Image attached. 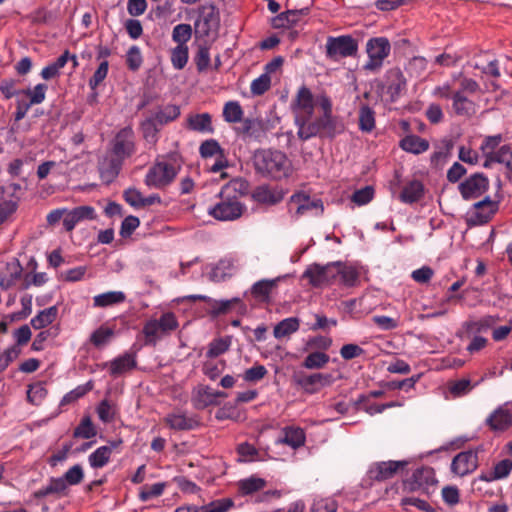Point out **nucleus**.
<instances>
[{"label":"nucleus","instance_id":"1","mask_svg":"<svg viewBox=\"0 0 512 512\" xmlns=\"http://www.w3.org/2000/svg\"><path fill=\"white\" fill-rule=\"evenodd\" d=\"M317 104L322 109L323 114L313 120L305 129L297 131L298 137L303 141L309 140L322 132L332 138L344 130L343 125L333 116L332 101L326 94L322 93L317 96Z\"/></svg>","mask_w":512,"mask_h":512},{"label":"nucleus","instance_id":"2","mask_svg":"<svg viewBox=\"0 0 512 512\" xmlns=\"http://www.w3.org/2000/svg\"><path fill=\"white\" fill-rule=\"evenodd\" d=\"M255 169L274 179L288 177L291 172V162L287 156L278 150L263 149L254 155Z\"/></svg>","mask_w":512,"mask_h":512},{"label":"nucleus","instance_id":"3","mask_svg":"<svg viewBox=\"0 0 512 512\" xmlns=\"http://www.w3.org/2000/svg\"><path fill=\"white\" fill-rule=\"evenodd\" d=\"M219 202L209 207L208 214L219 221H233L240 218L245 206L240 201L234 184L225 185L219 193Z\"/></svg>","mask_w":512,"mask_h":512},{"label":"nucleus","instance_id":"4","mask_svg":"<svg viewBox=\"0 0 512 512\" xmlns=\"http://www.w3.org/2000/svg\"><path fill=\"white\" fill-rule=\"evenodd\" d=\"M181 168V157L170 153L162 161L156 162L145 176V184L150 188L162 189L170 185Z\"/></svg>","mask_w":512,"mask_h":512},{"label":"nucleus","instance_id":"5","mask_svg":"<svg viewBox=\"0 0 512 512\" xmlns=\"http://www.w3.org/2000/svg\"><path fill=\"white\" fill-rule=\"evenodd\" d=\"M315 103L317 98H314L311 90L305 85L299 87L291 102V110L298 131L305 129L313 121Z\"/></svg>","mask_w":512,"mask_h":512},{"label":"nucleus","instance_id":"6","mask_svg":"<svg viewBox=\"0 0 512 512\" xmlns=\"http://www.w3.org/2000/svg\"><path fill=\"white\" fill-rule=\"evenodd\" d=\"M391 44L386 37H373L366 43L367 62L363 68L369 72H378L385 59L390 55Z\"/></svg>","mask_w":512,"mask_h":512},{"label":"nucleus","instance_id":"7","mask_svg":"<svg viewBox=\"0 0 512 512\" xmlns=\"http://www.w3.org/2000/svg\"><path fill=\"white\" fill-rule=\"evenodd\" d=\"M179 326L174 313L165 312L159 319H150L143 326V334L147 343L156 344L160 334L167 335L175 331Z\"/></svg>","mask_w":512,"mask_h":512},{"label":"nucleus","instance_id":"8","mask_svg":"<svg viewBox=\"0 0 512 512\" xmlns=\"http://www.w3.org/2000/svg\"><path fill=\"white\" fill-rule=\"evenodd\" d=\"M358 51V44L349 35L328 37L326 41L327 58L337 61L341 58L354 56Z\"/></svg>","mask_w":512,"mask_h":512},{"label":"nucleus","instance_id":"9","mask_svg":"<svg viewBox=\"0 0 512 512\" xmlns=\"http://www.w3.org/2000/svg\"><path fill=\"white\" fill-rule=\"evenodd\" d=\"M303 278L308 279L309 283L314 287L333 284L337 278L335 262L326 265L312 264L304 271Z\"/></svg>","mask_w":512,"mask_h":512},{"label":"nucleus","instance_id":"10","mask_svg":"<svg viewBox=\"0 0 512 512\" xmlns=\"http://www.w3.org/2000/svg\"><path fill=\"white\" fill-rule=\"evenodd\" d=\"M498 204L487 196L482 201L475 203L466 216L469 226H480L486 224L496 213Z\"/></svg>","mask_w":512,"mask_h":512},{"label":"nucleus","instance_id":"11","mask_svg":"<svg viewBox=\"0 0 512 512\" xmlns=\"http://www.w3.org/2000/svg\"><path fill=\"white\" fill-rule=\"evenodd\" d=\"M112 151L117 160L121 162L135 153V135L131 127H124L116 134Z\"/></svg>","mask_w":512,"mask_h":512},{"label":"nucleus","instance_id":"12","mask_svg":"<svg viewBox=\"0 0 512 512\" xmlns=\"http://www.w3.org/2000/svg\"><path fill=\"white\" fill-rule=\"evenodd\" d=\"M200 15L195 22V32L200 37L215 33L219 26V15L214 5H204L199 9Z\"/></svg>","mask_w":512,"mask_h":512},{"label":"nucleus","instance_id":"13","mask_svg":"<svg viewBox=\"0 0 512 512\" xmlns=\"http://www.w3.org/2000/svg\"><path fill=\"white\" fill-rule=\"evenodd\" d=\"M489 188L488 178L482 173H475L460 183L459 191L463 199L471 200L480 197Z\"/></svg>","mask_w":512,"mask_h":512},{"label":"nucleus","instance_id":"14","mask_svg":"<svg viewBox=\"0 0 512 512\" xmlns=\"http://www.w3.org/2000/svg\"><path fill=\"white\" fill-rule=\"evenodd\" d=\"M478 467V453L467 450L458 453L452 460L451 471L457 476L463 477L474 472Z\"/></svg>","mask_w":512,"mask_h":512},{"label":"nucleus","instance_id":"15","mask_svg":"<svg viewBox=\"0 0 512 512\" xmlns=\"http://www.w3.org/2000/svg\"><path fill=\"white\" fill-rule=\"evenodd\" d=\"M290 203L296 205V215L302 216L314 211L316 216L322 215L324 211L321 199H311L304 192H297L290 197Z\"/></svg>","mask_w":512,"mask_h":512},{"label":"nucleus","instance_id":"16","mask_svg":"<svg viewBox=\"0 0 512 512\" xmlns=\"http://www.w3.org/2000/svg\"><path fill=\"white\" fill-rule=\"evenodd\" d=\"M97 214L95 208L89 205L67 209L66 217L63 219V226L67 232H71L81 222L86 220H95Z\"/></svg>","mask_w":512,"mask_h":512},{"label":"nucleus","instance_id":"17","mask_svg":"<svg viewBox=\"0 0 512 512\" xmlns=\"http://www.w3.org/2000/svg\"><path fill=\"white\" fill-rule=\"evenodd\" d=\"M408 464L407 461H383L370 467L369 477L376 481H384L392 478L400 469Z\"/></svg>","mask_w":512,"mask_h":512},{"label":"nucleus","instance_id":"18","mask_svg":"<svg viewBox=\"0 0 512 512\" xmlns=\"http://www.w3.org/2000/svg\"><path fill=\"white\" fill-rule=\"evenodd\" d=\"M122 445V439L112 440L108 445L98 447L88 457L89 465L94 469H99L108 464L112 452Z\"/></svg>","mask_w":512,"mask_h":512},{"label":"nucleus","instance_id":"19","mask_svg":"<svg viewBox=\"0 0 512 512\" xmlns=\"http://www.w3.org/2000/svg\"><path fill=\"white\" fill-rule=\"evenodd\" d=\"M235 132L243 138L261 141L265 135L264 123L257 118L242 119L241 125L235 128Z\"/></svg>","mask_w":512,"mask_h":512},{"label":"nucleus","instance_id":"20","mask_svg":"<svg viewBox=\"0 0 512 512\" xmlns=\"http://www.w3.org/2000/svg\"><path fill=\"white\" fill-rule=\"evenodd\" d=\"M335 378L330 373H314L299 379L298 384L308 393H316L321 388L330 386Z\"/></svg>","mask_w":512,"mask_h":512},{"label":"nucleus","instance_id":"21","mask_svg":"<svg viewBox=\"0 0 512 512\" xmlns=\"http://www.w3.org/2000/svg\"><path fill=\"white\" fill-rule=\"evenodd\" d=\"M137 365L135 353L125 352L122 355L114 358L113 360L106 362L104 367L109 368V373L113 377L122 375L128 371L134 369Z\"/></svg>","mask_w":512,"mask_h":512},{"label":"nucleus","instance_id":"22","mask_svg":"<svg viewBox=\"0 0 512 512\" xmlns=\"http://www.w3.org/2000/svg\"><path fill=\"white\" fill-rule=\"evenodd\" d=\"M285 194L286 192L280 187L261 185L254 190L253 198L258 203L275 205L284 199Z\"/></svg>","mask_w":512,"mask_h":512},{"label":"nucleus","instance_id":"23","mask_svg":"<svg viewBox=\"0 0 512 512\" xmlns=\"http://www.w3.org/2000/svg\"><path fill=\"white\" fill-rule=\"evenodd\" d=\"M185 127L190 131L201 134L214 133L212 117L207 112L189 114L186 118Z\"/></svg>","mask_w":512,"mask_h":512},{"label":"nucleus","instance_id":"24","mask_svg":"<svg viewBox=\"0 0 512 512\" xmlns=\"http://www.w3.org/2000/svg\"><path fill=\"white\" fill-rule=\"evenodd\" d=\"M436 483L435 474L430 467H420L416 469L409 480L406 481V486L410 490L424 489Z\"/></svg>","mask_w":512,"mask_h":512},{"label":"nucleus","instance_id":"25","mask_svg":"<svg viewBox=\"0 0 512 512\" xmlns=\"http://www.w3.org/2000/svg\"><path fill=\"white\" fill-rule=\"evenodd\" d=\"M164 422L173 430H192L198 426V421L194 417H189L182 412L167 414Z\"/></svg>","mask_w":512,"mask_h":512},{"label":"nucleus","instance_id":"26","mask_svg":"<svg viewBox=\"0 0 512 512\" xmlns=\"http://www.w3.org/2000/svg\"><path fill=\"white\" fill-rule=\"evenodd\" d=\"M452 109L457 116L470 118L476 113V104L457 91L452 95Z\"/></svg>","mask_w":512,"mask_h":512},{"label":"nucleus","instance_id":"27","mask_svg":"<svg viewBox=\"0 0 512 512\" xmlns=\"http://www.w3.org/2000/svg\"><path fill=\"white\" fill-rule=\"evenodd\" d=\"M22 267L17 260L11 261L0 271V287L9 289L20 278Z\"/></svg>","mask_w":512,"mask_h":512},{"label":"nucleus","instance_id":"28","mask_svg":"<svg viewBox=\"0 0 512 512\" xmlns=\"http://www.w3.org/2000/svg\"><path fill=\"white\" fill-rule=\"evenodd\" d=\"M487 423L493 430H506L512 425V413L500 406L488 417Z\"/></svg>","mask_w":512,"mask_h":512},{"label":"nucleus","instance_id":"29","mask_svg":"<svg viewBox=\"0 0 512 512\" xmlns=\"http://www.w3.org/2000/svg\"><path fill=\"white\" fill-rule=\"evenodd\" d=\"M399 146L405 152L415 155L426 152L429 149V142L417 135H407L401 139Z\"/></svg>","mask_w":512,"mask_h":512},{"label":"nucleus","instance_id":"30","mask_svg":"<svg viewBox=\"0 0 512 512\" xmlns=\"http://www.w3.org/2000/svg\"><path fill=\"white\" fill-rule=\"evenodd\" d=\"M284 437L278 440V443H283L293 449L302 447L305 444L306 436L302 428L299 427H285L283 429Z\"/></svg>","mask_w":512,"mask_h":512},{"label":"nucleus","instance_id":"31","mask_svg":"<svg viewBox=\"0 0 512 512\" xmlns=\"http://www.w3.org/2000/svg\"><path fill=\"white\" fill-rule=\"evenodd\" d=\"M180 115V107L173 104H168L164 107H161L156 112H154L151 116H149L155 123L159 126H164L175 119H177Z\"/></svg>","mask_w":512,"mask_h":512},{"label":"nucleus","instance_id":"32","mask_svg":"<svg viewBox=\"0 0 512 512\" xmlns=\"http://www.w3.org/2000/svg\"><path fill=\"white\" fill-rule=\"evenodd\" d=\"M423 193V184L418 180H413L404 186L399 198L403 203L412 204L417 202L423 196Z\"/></svg>","mask_w":512,"mask_h":512},{"label":"nucleus","instance_id":"33","mask_svg":"<svg viewBox=\"0 0 512 512\" xmlns=\"http://www.w3.org/2000/svg\"><path fill=\"white\" fill-rule=\"evenodd\" d=\"M126 300V295L122 291H108L98 294L93 297V306L105 308L115 304L123 303Z\"/></svg>","mask_w":512,"mask_h":512},{"label":"nucleus","instance_id":"34","mask_svg":"<svg viewBox=\"0 0 512 512\" xmlns=\"http://www.w3.org/2000/svg\"><path fill=\"white\" fill-rule=\"evenodd\" d=\"M57 316V306H51L39 311L38 314L31 319L30 324L36 330L43 329L52 324L56 320Z\"/></svg>","mask_w":512,"mask_h":512},{"label":"nucleus","instance_id":"35","mask_svg":"<svg viewBox=\"0 0 512 512\" xmlns=\"http://www.w3.org/2000/svg\"><path fill=\"white\" fill-rule=\"evenodd\" d=\"M266 485V481L263 478L250 476L245 479L238 481V491L242 496L252 495L262 490Z\"/></svg>","mask_w":512,"mask_h":512},{"label":"nucleus","instance_id":"36","mask_svg":"<svg viewBox=\"0 0 512 512\" xmlns=\"http://www.w3.org/2000/svg\"><path fill=\"white\" fill-rule=\"evenodd\" d=\"M161 126L154 122L150 117H147L140 124L142 136L146 141L147 145L154 147L159 140V131Z\"/></svg>","mask_w":512,"mask_h":512},{"label":"nucleus","instance_id":"37","mask_svg":"<svg viewBox=\"0 0 512 512\" xmlns=\"http://www.w3.org/2000/svg\"><path fill=\"white\" fill-rule=\"evenodd\" d=\"M335 269L337 271V277L340 278V283L344 286L352 287L357 283L359 273L356 268L341 262H335Z\"/></svg>","mask_w":512,"mask_h":512},{"label":"nucleus","instance_id":"38","mask_svg":"<svg viewBox=\"0 0 512 512\" xmlns=\"http://www.w3.org/2000/svg\"><path fill=\"white\" fill-rule=\"evenodd\" d=\"M300 320L297 317H289L280 321L273 330L274 337L281 339L298 331Z\"/></svg>","mask_w":512,"mask_h":512},{"label":"nucleus","instance_id":"39","mask_svg":"<svg viewBox=\"0 0 512 512\" xmlns=\"http://www.w3.org/2000/svg\"><path fill=\"white\" fill-rule=\"evenodd\" d=\"M191 401L193 407L197 410L205 409L214 404L212 389L208 386L199 387L193 392Z\"/></svg>","mask_w":512,"mask_h":512},{"label":"nucleus","instance_id":"40","mask_svg":"<svg viewBox=\"0 0 512 512\" xmlns=\"http://www.w3.org/2000/svg\"><path fill=\"white\" fill-rule=\"evenodd\" d=\"M232 345V336L219 337L212 340L206 352L208 358H216L226 353Z\"/></svg>","mask_w":512,"mask_h":512},{"label":"nucleus","instance_id":"41","mask_svg":"<svg viewBox=\"0 0 512 512\" xmlns=\"http://www.w3.org/2000/svg\"><path fill=\"white\" fill-rule=\"evenodd\" d=\"M244 111L238 101H228L224 104L222 116L227 123H238L243 119Z\"/></svg>","mask_w":512,"mask_h":512},{"label":"nucleus","instance_id":"42","mask_svg":"<svg viewBox=\"0 0 512 512\" xmlns=\"http://www.w3.org/2000/svg\"><path fill=\"white\" fill-rule=\"evenodd\" d=\"M330 361V356L322 351H315L309 353L303 363L302 366L306 369H322L324 368Z\"/></svg>","mask_w":512,"mask_h":512},{"label":"nucleus","instance_id":"43","mask_svg":"<svg viewBox=\"0 0 512 512\" xmlns=\"http://www.w3.org/2000/svg\"><path fill=\"white\" fill-rule=\"evenodd\" d=\"M499 320L498 317L486 315L478 320H471L466 323V329L471 333L486 332L491 329Z\"/></svg>","mask_w":512,"mask_h":512},{"label":"nucleus","instance_id":"44","mask_svg":"<svg viewBox=\"0 0 512 512\" xmlns=\"http://www.w3.org/2000/svg\"><path fill=\"white\" fill-rule=\"evenodd\" d=\"M359 129L369 133L375 128V112L368 105H362L359 109Z\"/></svg>","mask_w":512,"mask_h":512},{"label":"nucleus","instance_id":"45","mask_svg":"<svg viewBox=\"0 0 512 512\" xmlns=\"http://www.w3.org/2000/svg\"><path fill=\"white\" fill-rule=\"evenodd\" d=\"M47 395L43 382H36L28 386L27 399L33 405H40Z\"/></svg>","mask_w":512,"mask_h":512},{"label":"nucleus","instance_id":"46","mask_svg":"<svg viewBox=\"0 0 512 512\" xmlns=\"http://www.w3.org/2000/svg\"><path fill=\"white\" fill-rule=\"evenodd\" d=\"M189 58L188 46L177 45L171 51V63L177 70L183 69Z\"/></svg>","mask_w":512,"mask_h":512},{"label":"nucleus","instance_id":"47","mask_svg":"<svg viewBox=\"0 0 512 512\" xmlns=\"http://www.w3.org/2000/svg\"><path fill=\"white\" fill-rule=\"evenodd\" d=\"M96 429L89 416L82 418L80 424L75 428V438L90 439L96 436Z\"/></svg>","mask_w":512,"mask_h":512},{"label":"nucleus","instance_id":"48","mask_svg":"<svg viewBox=\"0 0 512 512\" xmlns=\"http://www.w3.org/2000/svg\"><path fill=\"white\" fill-rule=\"evenodd\" d=\"M192 27L190 24H178L173 28L172 40L178 45L187 46V42L191 39Z\"/></svg>","mask_w":512,"mask_h":512},{"label":"nucleus","instance_id":"49","mask_svg":"<svg viewBox=\"0 0 512 512\" xmlns=\"http://www.w3.org/2000/svg\"><path fill=\"white\" fill-rule=\"evenodd\" d=\"M120 166L121 161L117 159L104 161L99 167L101 178L106 182H111L118 175Z\"/></svg>","mask_w":512,"mask_h":512},{"label":"nucleus","instance_id":"50","mask_svg":"<svg viewBox=\"0 0 512 512\" xmlns=\"http://www.w3.org/2000/svg\"><path fill=\"white\" fill-rule=\"evenodd\" d=\"M166 483L158 482L152 485H143L140 488L139 498L141 501H148L163 494Z\"/></svg>","mask_w":512,"mask_h":512},{"label":"nucleus","instance_id":"51","mask_svg":"<svg viewBox=\"0 0 512 512\" xmlns=\"http://www.w3.org/2000/svg\"><path fill=\"white\" fill-rule=\"evenodd\" d=\"M234 506L231 498H221L201 506V512H228Z\"/></svg>","mask_w":512,"mask_h":512},{"label":"nucleus","instance_id":"52","mask_svg":"<svg viewBox=\"0 0 512 512\" xmlns=\"http://www.w3.org/2000/svg\"><path fill=\"white\" fill-rule=\"evenodd\" d=\"M114 335V331L108 327L96 329L90 336V341L95 347H102L107 344Z\"/></svg>","mask_w":512,"mask_h":512},{"label":"nucleus","instance_id":"53","mask_svg":"<svg viewBox=\"0 0 512 512\" xmlns=\"http://www.w3.org/2000/svg\"><path fill=\"white\" fill-rule=\"evenodd\" d=\"M391 82L388 90L392 96H398L406 87V79L400 70H394L390 73Z\"/></svg>","mask_w":512,"mask_h":512},{"label":"nucleus","instance_id":"54","mask_svg":"<svg viewBox=\"0 0 512 512\" xmlns=\"http://www.w3.org/2000/svg\"><path fill=\"white\" fill-rule=\"evenodd\" d=\"M199 153L202 158L219 156L224 153L223 149L215 139L205 140L199 147Z\"/></svg>","mask_w":512,"mask_h":512},{"label":"nucleus","instance_id":"55","mask_svg":"<svg viewBox=\"0 0 512 512\" xmlns=\"http://www.w3.org/2000/svg\"><path fill=\"white\" fill-rule=\"evenodd\" d=\"M276 285V280L263 279L253 284L251 293L255 297L267 298Z\"/></svg>","mask_w":512,"mask_h":512},{"label":"nucleus","instance_id":"56","mask_svg":"<svg viewBox=\"0 0 512 512\" xmlns=\"http://www.w3.org/2000/svg\"><path fill=\"white\" fill-rule=\"evenodd\" d=\"M92 388H93V384L91 381H89L85 385L78 386L75 389L68 392L67 394H65L64 397L62 398L60 404L67 405L69 403H72V402L78 400L79 398L83 397Z\"/></svg>","mask_w":512,"mask_h":512},{"label":"nucleus","instance_id":"57","mask_svg":"<svg viewBox=\"0 0 512 512\" xmlns=\"http://www.w3.org/2000/svg\"><path fill=\"white\" fill-rule=\"evenodd\" d=\"M332 339L328 336H314L310 337L306 342V350L317 349L318 351L325 352L332 346Z\"/></svg>","mask_w":512,"mask_h":512},{"label":"nucleus","instance_id":"58","mask_svg":"<svg viewBox=\"0 0 512 512\" xmlns=\"http://www.w3.org/2000/svg\"><path fill=\"white\" fill-rule=\"evenodd\" d=\"M47 85L43 83L37 84L33 89H27L24 93L30 98V105H37L45 100Z\"/></svg>","mask_w":512,"mask_h":512},{"label":"nucleus","instance_id":"59","mask_svg":"<svg viewBox=\"0 0 512 512\" xmlns=\"http://www.w3.org/2000/svg\"><path fill=\"white\" fill-rule=\"evenodd\" d=\"M511 152L512 151L510 150L508 145H503L498 149V151H494L491 155L487 157L484 166L488 167L490 162H497L504 164L507 167V162L510 159Z\"/></svg>","mask_w":512,"mask_h":512},{"label":"nucleus","instance_id":"60","mask_svg":"<svg viewBox=\"0 0 512 512\" xmlns=\"http://www.w3.org/2000/svg\"><path fill=\"white\" fill-rule=\"evenodd\" d=\"M143 58L138 46H132L129 48L126 54V63L130 70L136 71L142 65Z\"/></svg>","mask_w":512,"mask_h":512},{"label":"nucleus","instance_id":"61","mask_svg":"<svg viewBox=\"0 0 512 512\" xmlns=\"http://www.w3.org/2000/svg\"><path fill=\"white\" fill-rule=\"evenodd\" d=\"M374 197V189L371 186H366L356 190L352 195V201L358 206L368 204Z\"/></svg>","mask_w":512,"mask_h":512},{"label":"nucleus","instance_id":"62","mask_svg":"<svg viewBox=\"0 0 512 512\" xmlns=\"http://www.w3.org/2000/svg\"><path fill=\"white\" fill-rule=\"evenodd\" d=\"M270 84L271 79L269 75L262 74L252 81L250 89L254 95H262L270 88Z\"/></svg>","mask_w":512,"mask_h":512},{"label":"nucleus","instance_id":"63","mask_svg":"<svg viewBox=\"0 0 512 512\" xmlns=\"http://www.w3.org/2000/svg\"><path fill=\"white\" fill-rule=\"evenodd\" d=\"M267 372L268 371L264 365L257 364L244 372L243 379L247 382H257L263 379Z\"/></svg>","mask_w":512,"mask_h":512},{"label":"nucleus","instance_id":"64","mask_svg":"<svg viewBox=\"0 0 512 512\" xmlns=\"http://www.w3.org/2000/svg\"><path fill=\"white\" fill-rule=\"evenodd\" d=\"M97 414L103 423H109L115 417V410L107 400H102L97 406Z\"/></svg>","mask_w":512,"mask_h":512}]
</instances>
